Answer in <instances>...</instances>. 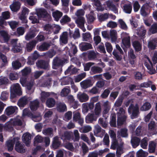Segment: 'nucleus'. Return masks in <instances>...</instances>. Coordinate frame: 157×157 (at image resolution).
<instances>
[{
  "label": "nucleus",
  "instance_id": "obj_1",
  "mask_svg": "<svg viewBox=\"0 0 157 157\" xmlns=\"http://www.w3.org/2000/svg\"><path fill=\"white\" fill-rule=\"evenodd\" d=\"M109 133L110 136L113 139L112 144L111 146V148L113 149H114L117 148V154L118 157H119L120 155L123 153V149L122 146L123 145V142L119 143L117 141L116 139V134L114 132L112 131H109Z\"/></svg>",
  "mask_w": 157,
  "mask_h": 157
},
{
  "label": "nucleus",
  "instance_id": "obj_2",
  "mask_svg": "<svg viewBox=\"0 0 157 157\" xmlns=\"http://www.w3.org/2000/svg\"><path fill=\"white\" fill-rule=\"evenodd\" d=\"M20 118V117H18L16 118L10 119L9 121L5 123L4 126L5 128L7 130L11 131L13 129V126L21 125L22 123Z\"/></svg>",
  "mask_w": 157,
  "mask_h": 157
},
{
  "label": "nucleus",
  "instance_id": "obj_3",
  "mask_svg": "<svg viewBox=\"0 0 157 157\" xmlns=\"http://www.w3.org/2000/svg\"><path fill=\"white\" fill-rule=\"evenodd\" d=\"M85 14V12L82 9H79L75 13L76 17H74L76 23L78 26H82L84 24L85 20L83 16Z\"/></svg>",
  "mask_w": 157,
  "mask_h": 157
},
{
  "label": "nucleus",
  "instance_id": "obj_4",
  "mask_svg": "<svg viewBox=\"0 0 157 157\" xmlns=\"http://www.w3.org/2000/svg\"><path fill=\"white\" fill-rule=\"evenodd\" d=\"M132 100H128L125 102V105L126 106L131 104L128 109V112L130 114L132 113L131 117L132 119L136 118L137 116L139 113V108L137 105H134L131 103Z\"/></svg>",
  "mask_w": 157,
  "mask_h": 157
},
{
  "label": "nucleus",
  "instance_id": "obj_5",
  "mask_svg": "<svg viewBox=\"0 0 157 157\" xmlns=\"http://www.w3.org/2000/svg\"><path fill=\"white\" fill-rule=\"evenodd\" d=\"M11 95L12 97H14L16 94L20 95L22 94V91L18 83L12 85L10 87Z\"/></svg>",
  "mask_w": 157,
  "mask_h": 157
},
{
  "label": "nucleus",
  "instance_id": "obj_6",
  "mask_svg": "<svg viewBox=\"0 0 157 157\" xmlns=\"http://www.w3.org/2000/svg\"><path fill=\"white\" fill-rule=\"evenodd\" d=\"M125 111L122 108H120L118 114L117 124L118 126L123 124L125 121L126 116L124 115Z\"/></svg>",
  "mask_w": 157,
  "mask_h": 157
},
{
  "label": "nucleus",
  "instance_id": "obj_7",
  "mask_svg": "<svg viewBox=\"0 0 157 157\" xmlns=\"http://www.w3.org/2000/svg\"><path fill=\"white\" fill-rule=\"evenodd\" d=\"M122 40V44L121 47L124 48V47L126 48L129 47L130 45V37L128 34L126 33H122L121 34Z\"/></svg>",
  "mask_w": 157,
  "mask_h": 157
},
{
  "label": "nucleus",
  "instance_id": "obj_8",
  "mask_svg": "<svg viewBox=\"0 0 157 157\" xmlns=\"http://www.w3.org/2000/svg\"><path fill=\"white\" fill-rule=\"evenodd\" d=\"M144 64L149 70L148 72L150 74H154L156 73L155 68H154L150 59L147 56L145 57Z\"/></svg>",
  "mask_w": 157,
  "mask_h": 157
},
{
  "label": "nucleus",
  "instance_id": "obj_9",
  "mask_svg": "<svg viewBox=\"0 0 157 157\" xmlns=\"http://www.w3.org/2000/svg\"><path fill=\"white\" fill-rule=\"evenodd\" d=\"M44 29L49 32L53 31L54 34H57L61 29V27L58 25H54L51 26L50 25L48 24L45 26Z\"/></svg>",
  "mask_w": 157,
  "mask_h": 157
},
{
  "label": "nucleus",
  "instance_id": "obj_10",
  "mask_svg": "<svg viewBox=\"0 0 157 157\" xmlns=\"http://www.w3.org/2000/svg\"><path fill=\"white\" fill-rule=\"evenodd\" d=\"M37 15L39 18H46L49 16V13L45 9H38L36 10Z\"/></svg>",
  "mask_w": 157,
  "mask_h": 157
},
{
  "label": "nucleus",
  "instance_id": "obj_11",
  "mask_svg": "<svg viewBox=\"0 0 157 157\" xmlns=\"http://www.w3.org/2000/svg\"><path fill=\"white\" fill-rule=\"evenodd\" d=\"M157 147V140L154 141H151L149 142L148 145V151L150 153L154 152Z\"/></svg>",
  "mask_w": 157,
  "mask_h": 157
},
{
  "label": "nucleus",
  "instance_id": "obj_12",
  "mask_svg": "<svg viewBox=\"0 0 157 157\" xmlns=\"http://www.w3.org/2000/svg\"><path fill=\"white\" fill-rule=\"evenodd\" d=\"M22 140L27 146H29L30 143L31 135L29 133H24L22 136Z\"/></svg>",
  "mask_w": 157,
  "mask_h": 157
},
{
  "label": "nucleus",
  "instance_id": "obj_13",
  "mask_svg": "<svg viewBox=\"0 0 157 157\" xmlns=\"http://www.w3.org/2000/svg\"><path fill=\"white\" fill-rule=\"evenodd\" d=\"M19 139V138H17L12 140H9L7 141L6 146L9 151H11L13 150L15 142L16 141H17Z\"/></svg>",
  "mask_w": 157,
  "mask_h": 157
},
{
  "label": "nucleus",
  "instance_id": "obj_14",
  "mask_svg": "<svg viewBox=\"0 0 157 157\" xmlns=\"http://www.w3.org/2000/svg\"><path fill=\"white\" fill-rule=\"evenodd\" d=\"M21 4L18 2H14L10 6V9L13 12H17L20 8Z\"/></svg>",
  "mask_w": 157,
  "mask_h": 157
},
{
  "label": "nucleus",
  "instance_id": "obj_15",
  "mask_svg": "<svg viewBox=\"0 0 157 157\" xmlns=\"http://www.w3.org/2000/svg\"><path fill=\"white\" fill-rule=\"evenodd\" d=\"M17 110V108L16 106H10L6 109V114L8 116H10L16 112Z\"/></svg>",
  "mask_w": 157,
  "mask_h": 157
},
{
  "label": "nucleus",
  "instance_id": "obj_16",
  "mask_svg": "<svg viewBox=\"0 0 157 157\" xmlns=\"http://www.w3.org/2000/svg\"><path fill=\"white\" fill-rule=\"evenodd\" d=\"M77 98L81 102L86 101L89 99V97L86 94L81 92H79L78 94Z\"/></svg>",
  "mask_w": 157,
  "mask_h": 157
},
{
  "label": "nucleus",
  "instance_id": "obj_17",
  "mask_svg": "<svg viewBox=\"0 0 157 157\" xmlns=\"http://www.w3.org/2000/svg\"><path fill=\"white\" fill-rule=\"evenodd\" d=\"M15 148V150L19 152L22 153L25 151L23 145L20 143L18 141L16 142Z\"/></svg>",
  "mask_w": 157,
  "mask_h": 157
},
{
  "label": "nucleus",
  "instance_id": "obj_18",
  "mask_svg": "<svg viewBox=\"0 0 157 157\" xmlns=\"http://www.w3.org/2000/svg\"><path fill=\"white\" fill-rule=\"evenodd\" d=\"M94 82H92L90 80H85L80 82V85L83 88L86 89L90 86H91L93 84Z\"/></svg>",
  "mask_w": 157,
  "mask_h": 157
},
{
  "label": "nucleus",
  "instance_id": "obj_19",
  "mask_svg": "<svg viewBox=\"0 0 157 157\" xmlns=\"http://www.w3.org/2000/svg\"><path fill=\"white\" fill-rule=\"evenodd\" d=\"M146 31L144 27L142 26L138 29L137 34L141 39H143L145 36Z\"/></svg>",
  "mask_w": 157,
  "mask_h": 157
},
{
  "label": "nucleus",
  "instance_id": "obj_20",
  "mask_svg": "<svg viewBox=\"0 0 157 157\" xmlns=\"http://www.w3.org/2000/svg\"><path fill=\"white\" fill-rule=\"evenodd\" d=\"M73 119L74 121H78V122L81 124L83 122V119L80 117V116L79 113L75 112L73 113Z\"/></svg>",
  "mask_w": 157,
  "mask_h": 157
},
{
  "label": "nucleus",
  "instance_id": "obj_21",
  "mask_svg": "<svg viewBox=\"0 0 157 157\" xmlns=\"http://www.w3.org/2000/svg\"><path fill=\"white\" fill-rule=\"evenodd\" d=\"M148 46L151 49H154L157 46V37L150 41L148 43Z\"/></svg>",
  "mask_w": 157,
  "mask_h": 157
},
{
  "label": "nucleus",
  "instance_id": "obj_22",
  "mask_svg": "<svg viewBox=\"0 0 157 157\" xmlns=\"http://www.w3.org/2000/svg\"><path fill=\"white\" fill-rule=\"evenodd\" d=\"M109 38H110L112 42H115L117 39V33L116 30H112L110 31Z\"/></svg>",
  "mask_w": 157,
  "mask_h": 157
},
{
  "label": "nucleus",
  "instance_id": "obj_23",
  "mask_svg": "<svg viewBox=\"0 0 157 157\" xmlns=\"http://www.w3.org/2000/svg\"><path fill=\"white\" fill-rule=\"evenodd\" d=\"M103 106L104 107L103 114L107 113L111 108L110 103L108 101H106L104 102Z\"/></svg>",
  "mask_w": 157,
  "mask_h": 157
},
{
  "label": "nucleus",
  "instance_id": "obj_24",
  "mask_svg": "<svg viewBox=\"0 0 157 157\" xmlns=\"http://www.w3.org/2000/svg\"><path fill=\"white\" fill-rule=\"evenodd\" d=\"M36 64L38 67L44 69H47L49 66L48 63V62H45L42 60L38 61L36 63Z\"/></svg>",
  "mask_w": 157,
  "mask_h": 157
},
{
  "label": "nucleus",
  "instance_id": "obj_25",
  "mask_svg": "<svg viewBox=\"0 0 157 157\" xmlns=\"http://www.w3.org/2000/svg\"><path fill=\"white\" fill-rule=\"evenodd\" d=\"M52 14L55 20L56 21H58L60 18L62 16L63 13L59 10H56L53 12Z\"/></svg>",
  "mask_w": 157,
  "mask_h": 157
},
{
  "label": "nucleus",
  "instance_id": "obj_26",
  "mask_svg": "<svg viewBox=\"0 0 157 157\" xmlns=\"http://www.w3.org/2000/svg\"><path fill=\"white\" fill-rule=\"evenodd\" d=\"M107 6L109 9L113 11L115 13H118L117 9L116 6H115L112 2L108 1L107 2Z\"/></svg>",
  "mask_w": 157,
  "mask_h": 157
},
{
  "label": "nucleus",
  "instance_id": "obj_27",
  "mask_svg": "<svg viewBox=\"0 0 157 157\" xmlns=\"http://www.w3.org/2000/svg\"><path fill=\"white\" fill-rule=\"evenodd\" d=\"M38 17L37 14H33L32 13L30 14L29 19L32 23H36L39 22V19Z\"/></svg>",
  "mask_w": 157,
  "mask_h": 157
},
{
  "label": "nucleus",
  "instance_id": "obj_28",
  "mask_svg": "<svg viewBox=\"0 0 157 157\" xmlns=\"http://www.w3.org/2000/svg\"><path fill=\"white\" fill-rule=\"evenodd\" d=\"M101 104L100 103L98 102L96 104L95 109V115L98 117L101 114Z\"/></svg>",
  "mask_w": 157,
  "mask_h": 157
},
{
  "label": "nucleus",
  "instance_id": "obj_29",
  "mask_svg": "<svg viewBox=\"0 0 157 157\" xmlns=\"http://www.w3.org/2000/svg\"><path fill=\"white\" fill-rule=\"evenodd\" d=\"M28 101L27 98L24 97L19 100L18 102V105L20 107H23L27 104Z\"/></svg>",
  "mask_w": 157,
  "mask_h": 157
},
{
  "label": "nucleus",
  "instance_id": "obj_30",
  "mask_svg": "<svg viewBox=\"0 0 157 157\" xmlns=\"http://www.w3.org/2000/svg\"><path fill=\"white\" fill-rule=\"evenodd\" d=\"M0 67L4 66L7 63V58L6 56L0 52Z\"/></svg>",
  "mask_w": 157,
  "mask_h": 157
},
{
  "label": "nucleus",
  "instance_id": "obj_31",
  "mask_svg": "<svg viewBox=\"0 0 157 157\" xmlns=\"http://www.w3.org/2000/svg\"><path fill=\"white\" fill-rule=\"evenodd\" d=\"M140 141V139L139 138L136 137H132L131 143L134 147H136L139 145Z\"/></svg>",
  "mask_w": 157,
  "mask_h": 157
},
{
  "label": "nucleus",
  "instance_id": "obj_32",
  "mask_svg": "<svg viewBox=\"0 0 157 157\" xmlns=\"http://www.w3.org/2000/svg\"><path fill=\"white\" fill-rule=\"evenodd\" d=\"M97 117L94 114H89L86 117V120L87 123H89L96 120Z\"/></svg>",
  "mask_w": 157,
  "mask_h": 157
},
{
  "label": "nucleus",
  "instance_id": "obj_33",
  "mask_svg": "<svg viewBox=\"0 0 157 157\" xmlns=\"http://www.w3.org/2000/svg\"><path fill=\"white\" fill-rule=\"evenodd\" d=\"M60 40L62 43L66 44L67 42L68 34L67 32H63L60 37Z\"/></svg>",
  "mask_w": 157,
  "mask_h": 157
},
{
  "label": "nucleus",
  "instance_id": "obj_34",
  "mask_svg": "<svg viewBox=\"0 0 157 157\" xmlns=\"http://www.w3.org/2000/svg\"><path fill=\"white\" fill-rule=\"evenodd\" d=\"M81 49L82 51L86 50L89 49L91 48L92 46L91 45L87 43H82L80 46Z\"/></svg>",
  "mask_w": 157,
  "mask_h": 157
},
{
  "label": "nucleus",
  "instance_id": "obj_35",
  "mask_svg": "<svg viewBox=\"0 0 157 157\" xmlns=\"http://www.w3.org/2000/svg\"><path fill=\"white\" fill-rule=\"evenodd\" d=\"M39 107V102L37 100L32 102L30 105V108L31 110L35 111Z\"/></svg>",
  "mask_w": 157,
  "mask_h": 157
},
{
  "label": "nucleus",
  "instance_id": "obj_36",
  "mask_svg": "<svg viewBox=\"0 0 157 157\" xmlns=\"http://www.w3.org/2000/svg\"><path fill=\"white\" fill-rule=\"evenodd\" d=\"M55 101L53 98H49L47 99L46 104L47 105L49 108L53 107L55 104Z\"/></svg>",
  "mask_w": 157,
  "mask_h": 157
},
{
  "label": "nucleus",
  "instance_id": "obj_37",
  "mask_svg": "<svg viewBox=\"0 0 157 157\" xmlns=\"http://www.w3.org/2000/svg\"><path fill=\"white\" fill-rule=\"evenodd\" d=\"M151 107V104L148 102H146L141 107L140 110L142 111H146L149 109Z\"/></svg>",
  "mask_w": 157,
  "mask_h": 157
},
{
  "label": "nucleus",
  "instance_id": "obj_38",
  "mask_svg": "<svg viewBox=\"0 0 157 157\" xmlns=\"http://www.w3.org/2000/svg\"><path fill=\"white\" fill-rule=\"evenodd\" d=\"M137 157H146L148 155L147 152L140 149L136 153Z\"/></svg>",
  "mask_w": 157,
  "mask_h": 157
},
{
  "label": "nucleus",
  "instance_id": "obj_39",
  "mask_svg": "<svg viewBox=\"0 0 157 157\" xmlns=\"http://www.w3.org/2000/svg\"><path fill=\"white\" fill-rule=\"evenodd\" d=\"M109 17V14H99L98 15V18L100 21H103L107 19Z\"/></svg>",
  "mask_w": 157,
  "mask_h": 157
},
{
  "label": "nucleus",
  "instance_id": "obj_40",
  "mask_svg": "<svg viewBox=\"0 0 157 157\" xmlns=\"http://www.w3.org/2000/svg\"><path fill=\"white\" fill-rule=\"evenodd\" d=\"M92 129V128L90 126H86L81 128L79 131L82 133H87Z\"/></svg>",
  "mask_w": 157,
  "mask_h": 157
},
{
  "label": "nucleus",
  "instance_id": "obj_41",
  "mask_svg": "<svg viewBox=\"0 0 157 157\" xmlns=\"http://www.w3.org/2000/svg\"><path fill=\"white\" fill-rule=\"evenodd\" d=\"M60 142L59 141L57 137H55L53 139V141L52 143V146L54 148H57L60 145Z\"/></svg>",
  "mask_w": 157,
  "mask_h": 157
},
{
  "label": "nucleus",
  "instance_id": "obj_42",
  "mask_svg": "<svg viewBox=\"0 0 157 157\" xmlns=\"http://www.w3.org/2000/svg\"><path fill=\"white\" fill-rule=\"evenodd\" d=\"M70 92V88L69 87L65 88L63 89L60 93V95L62 97L67 96Z\"/></svg>",
  "mask_w": 157,
  "mask_h": 157
},
{
  "label": "nucleus",
  "instance_id": "obj_43",
  "mask_svg": "<svg viewBox=\"0 0 157 157\" xmlns=\"http://www.w3.org/2000/svg\"><path fill=\"white\" fill-rule=\"evenodd\" d=\"M87 20L89 23H92L95 20V18L93 16V14L91 13L90 14L86 15Z\"/></svg>",
  "mask_w": 157,
  "mask_h": 157
},
{
  "label": "nucleus",
  "instance_id": "obj_44",
  "mask_svg": "<svg viewBox=\"0 0 157 157\" xmlns=\"http://www.w3.org/2000/svg\"><path fill=\"white\" fill-rule=\"evenodd\" d=\"M148 145L147 140V138H144L141 141L140 146L143 149H147Z\"/></svg>",
  "mask_w": 157,
  "mask_h": 157
},
{
  "label": "nucleus",
  "instance_id": "obj_45",
  "mask_svg": "<svg viewBox=\"0 0 157 157\" xmlns=\"http://www.w3.org/2000/svg\"><path fill=\"white\" fill-rule=\"evenodd\" d=\"M149 32L151 34H154L157 33V24H153L149 29Z\"/></svg>",
  "mask_w": 157,
  "mask_h": 157
},
{
  "label": "nucleus",
  "instance_id": "obj_46",
  "mask_svg": "<svg viewBox=\"0 0 157 157\" xmlns=\"http://www.w3.org/2000/svg\"><path fill=\"white\" fill-rule=\"evenodd\" d=\"M49 47V45L48 44L44 43L38 47V49L40 51H44L48 49Z\"/></svg>",
  "mask_w": 157,
  "mask_h": 157
},
{
  "label": "nucleus",
  "instance_id": "obj_47",
  "mask_svg": "<svg viewBox=\"0 0 157 157\" xmlns=\"http://www.w3.org/2000/svg\"><path fill=\"white\" fill-rule=\"evenodd\" d=\"M148 128L150 130L157 129V123H155L154 121H151L148 124Z\"/></svg>",
  "mask_w": 157,
  "mask_h": 157
},
{
  "label": "nucleus",
  "instance_id": "obj_48",
  "mask_svg": "<svg viewBox=\"0 0 157 157\" xmlns=\"http://www.w3.org/2000/svg\"><path fill=\"white\" fill-rule=\"evenodd\" d=\"M52 93L48 92H43L41 93V100L42 102H44L46 98L50 96Z\"/></svg>",
  "mask_w": 157,
  "mask_h": 157
},
{
  "label": "nucleus",
  "instance_id": "obj_49",
  "mask_svg": "<svg viewBox=\"0 0 157 157\" xmlns=\"http://www.w3.org/2000/svg\"><path fill=\"white\" fill-rule=\"evenodd\" d=\"M36 43L35 41H32L28 44L26 47L27 50L28 51L32 50L33 47L36 45Z\"/></svg>",
  "mask_w": 157,
  "mask_h": 157
},
{
  "label": "nucleus",
  "instance_id": "obj_50",
  "mask_svg": "<svg viewBox=\"0 0 157 157\" xmlns=\"http://www.w3.org/2000/svg\"><path fill=\"white\" fill-rule=\"evenodd\" d=\"M71 21V18L68 16L65 15L64 16L60 21L61 23L64 24Z\"/></svg>",
  "mask_w": 157,
  "mask_h": 157
},
{
  "label": "nucleus",
  "instance_id": "obj_51",
  "mask_svg": "<svg viewBox=\"0 0 157 157\" xmlns=\"http://www.w3.org/2000/svg\"><path fill=\"white\" fill-rule=\"evenodd\" d=\"M58 110L60 112H63L67 110L66 105L64 103H60L57 108Z\"/></svg>",
  "mask_w": 157,
  "mask_h": 157
},
{
  "label": "nucleus",
  "instance_id": "obj_52",
  "mask_svg": "<svg viewBox=\"0 0 157 157\" xmlns=\"http://www.w3.org/2000/svg\"><path fill=\"white\" fill-rule=\"evenodd\" d=\"M133 45L136 51H140L141 50V45L140 43L137 41H135L133 43Z\"/></svg>",
  "mask_w": 157,
  "mask_h": 157
},
{
  "label": "nucleus",
  "instance_id": "obj_53",
  "mask_svg": "<svg viewBox=\"0 0 157 157\" xmlns=\"http://www.w3.org/2000/svg\"><path fill=\"white\" fill-rule=\"evenodd\" d=\"M43 133L45 135L50 136H52V129L51 128H48L43 131Z\"/></svg>",
  "mask_w": 157,
  "mask_h": 157
},
{
  "label": "nucleus",
  "instance_id": "obj_54",
  "mask_svg": "<svg viewBox=\"0 0 157 157\" xmlns=\"http://www.w3.org/2000/svg\"><path fill=\"white\" fill-rule=\"evenodd\" d=\"M36 31H32L28 33L25 36L26 39L29 40L30 38L34 37L36 35Z\"/></svg>",
  "mask_w": 157,
  "mask_h": 157
},
{
  "label": "nucleus",
  "instance_id": "obj_55",
  "mask_svg": "<svg viewBox=\"0 0 157 157\" xmlns=\"http://www.w3.org/2000/svg\"><path fill=\"white\" fill-rule=\"evenodd\" d=\"M91 71L94 74L100 73L102 71V69L98 67H93L91 69Z\"/></svg>",
  "mask_w": 157,
  "mask_h": 157
},
{
  "label": "nucleus",
  "instance_id": "obj_56",
  "mask_svg": "<svg viewBox=\"0 0 157 157\" xmlns=\"http://www.w3.org/2000/svg\"><path fill=\"white\" fill-rule=\"evenodd\" d=\"M124 11L126 13H130L132 10V6L131 4L125 5L124 6Z\"/></svg>",
  "mask_w": 157,
  "mask_h": 157
},
{
  "label": "nucleus",
  "instance_id": "obj_57",
  "mask_svg": "<svg viewBox=\"0 0 157 157\" xmlns=\"http://www.w3.org/2000/svg\"><path fill=\"white\" fill-rule=\"evenodd\" d=\"M118 22L121 25V29L124 30H126L127 29L128 27L125 23V22L121 19L119 20Z\"/></svg>",
  "mask_w": 157,
  "mask_h": 157
},
{
  "label": "nucleus",
  "instance_id": "obj_58",
  "mask_svg": "<svg viewBox=\"0 0 157 157\" xmlns=\"http://www.w3.org/2000/svg\"><path fill=\"white\" fill-rule=\"evenodd\" d=\"M101 129V127L98 125L95 126V129L94 132L95 135L98 136V134L101 132L102 131Z\"/></svg>",
  "mask_w": 157,
  "mask_h": 157
},
{
  "label": "nucleus",
  "instance_id": "obj_59",
  "mask_svg": "<svg viewBox=\"0 0 157 157\" xmlns=\"http://www.w3.org/2000/svg\"><path fill=\"white\" fill-rule=\"evenodd\" d=\"M72 113L71 111H69L65 113L64 119L65 121H68L71 118Z\"/></svg>",
  "mask_w": 157,
  "mask_h": 157
},
{
  "label": "nucleus",
  "instance_id": "obj_60",
  "mask_svg": "<svg viewBox=\"0 0 157 157\" xmlns=\"http://www.w3.org/2000/svg\"><path fill=\"white\" fill-rule=\"evenodd\" d=\"M86 76V73H85L81 74L75 78V82H78L80 81L82 79L84 78Z\"/></svg>",
  "mask_w": 157,
  "mask_h": 157
},
{
  "label": "nucleus",
  "instance_id": "obj_61",
  "mask_svg": "<svg viewBox=\"0 0 157 157\" xmlns=\"http://www.w3.org/2000/svg\"><path fill=\"white\" fill-rule=\"evenodd\" d=\"M12 65L13 67L15 69H19L21 66V63L17 61L13 62Z\"/></svg>",
  "mask_w": 157,
  "mask_h": 157
},
{
  "label": "nucleus",
  "instance_id": "obj_62",
  "mask_svg": "<svg viewBox=\"0 0 157 157\" xmlns=\"http://www.w3.org/2000/svg\"><path fill=\"white\" fill-rule=\"evenodd\" d=\"M105 46L107 51L109 53L111 52L113 50V48L111 44L108 42H106L105 44Z\"/></svg>",
  "mask_w": 157,
  "mask_h": 157
},
{
  "label": "nucleus",
  "instance_id": "obj_63",
  "mask_svg": "<svg viewBox=\"0 0 157 157\" xmlns=\"http://www.w3.org/2000/svg\"><path fill=\"white\" fill-rule=\"evenodd\" d=\"M9 78L11 80L18 78V75L17 73H11L9 75Z\"/></svg>",
  "mask_w": 157,
  "mask_h": 157
},
{
  "label": "nucleus",
  "instance_id": "obj_64",
  "mask_svg": "<svg viewBox=\"0 0 157 157\" xmlns=\"http://www.w3.org/2000/svg\"><path fill=\"white\" fill-rule=\"evenodd\" d=\"M8 96V93L6 91H4L1 94L0 98L2 100H5L7 98Z\"/></svg>",
  "mask_w": 157,
  "mask_h": 157
}]
</instances>
